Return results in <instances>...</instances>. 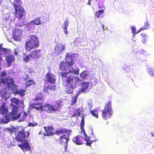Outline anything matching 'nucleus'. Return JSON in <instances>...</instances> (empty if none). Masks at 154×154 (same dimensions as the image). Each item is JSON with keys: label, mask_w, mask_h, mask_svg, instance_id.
I'll use <instances>...</instances> for the list:
<instances>
[{"label": "nucleus", "mask_w": 154, "mask_h": 154, "mask_svg": "<svg viewBox=\"0 0 154 154\" xmlns=\"http://www.w3.org/2000/svg\"><path fill=\"white\" fill-rule=\"evenodd\" d=\"M13 37L15 41H19L21 39L23 30L22 29L15 28L13 31Z\"/></svg>", "instance_id": "obj_10"}, {"label": "nucleus", "mask_w": 154, "mask_h": 154, "mask_svg": "<svg viewBox=\"0 0 154 154\" xmlns=\"http://www.w3.org/2000/svg\"><path fill=\"white\" fill-rule=\"evenodd\" d=\"M141 35L142 37H143V38L144 37H145L146 36V35L144 33L141 34Z\"/></svg>", "instance_id": "obj_48"}, {"label": "nucleus", "mask_w": 154, "mask_h": 154, "mask_svg": "<svg viewBox=\"0 0 154 154\" xmlns=\"http://www.w3.org/2000/svg\"><path fill=\"white\" fill-rule=\"evenodd\" d=\"M10 106L11 107V111L9 115L11 117L14 119H17L19 118L21 116L19 112L18 107L13 103H11Z\"/></svg>", "instance_id": "obj_8"}, {"label": "nucleus", "mask_w": 154, "mask_h": 154, "mask_svg": "<svg viewBox=\"0 0 154 154\" xmlns=\"http://www.w3.org/2000/svg\"><path fill=\"white\" fill-rule=\"evenodd\" d=\"M41 49H34L30 52V53L32 60H37L42 56Z\"/></svg>", "instance_id": "obj_9"}, {"label": "nucleus", "mask_w": 154, "mask_h": 154, "mask_svg": "<svg viewBox=\"0 0 154 154\" xmlns=\"http://www.w3.org/2000/svg\"><path fill=\"white\" fill-rule=\"evenodd\" d=\"M15 134V140L18 142H22L23 141H25L26 138H27L29 137L30 132L29 131L26 132V135L24 128L18 126L17 127Z\"/></svg>", "instance_id": "obj_5"}, {"label": "nucleus", "mask_w": 154, "mask_h": 154, "mask_svg": "<svg viewBox=\"0 0 154 154\" xmlns=\"http://www.w3.org/2000/svg\"><path fill=\"white\" fill-rule=\"evenodd\" d=\"M11 116L9 115L2 114L0 113V123H7L8 122L10 119Z\"/></svg>", "instance_id": "obj_18"}, {"label": "nucleus", "mask_w": 154, "mask_h": 154, "mask_svg": "<svg viewBox=\"0 0 154 154\" xmlns=\"http://www.w3.org/2000/svg\"><path fill=\"white\" fill-rule=\"evenodd\" d=\"M142 41L143 43H144L146 42V39L145 38H143L142 39Z\"/></svg>", "instance_id": "obj_50"}, {"label": "nucleus", "mask_w": 154, "mask_h": 154, "mask_svg": "<svg viewBox=\"0 0 154 154\" xmlns=\"http://www.w3.org/2000/svg\"><path fill=\"white\" fill-rule=\"evenodd\" d=\"M17 129V128H13L12 129L10 128H7V130L10 133H12L13 132H15V131H16Z\"/></svg>", "instance_id": "obj_43"}, {"label": "nucleus", "mask_w": 154, "mask_h": 154, "mask_svg": "<svg viewBox=\"0 0 154 154\" xmlns=\"http://www.w3.org/2000/svg\"><path fill=\"white\" fill-rule=\"evenodd\" d=\"M10 81L7 83V86L8 87L10 90H12L14 89L15 87V85L14 83V80L12 78H11L10 79Z\"/></svg>", "instance_id": "obj_24"}, {"label": "nucleus", "mask_w": 154, "mask_h": 154, "mask_svg": "<svg viewBox=\"0 0 154 154\" xmlns=\"http://www.w3.org/2000/svg\"><path fill=\"white\" fill-rule=\"evenodd\" d=\"M85 140L87 141L86 145L88 146H91V144L93 142V140L91 141L89 140V138H85Z\"/></svg>", "instance_id": "obj_41"}, {"label": "nucleus", "mask_w": 154, "mask_h": 154, "mask_svg": "<svg viewBox=\"0 0 154 154\" xmlns=\"http://www.w3.org/2000/svg\"><path fill=\"white\" fill-rule=\"evenodd\" d=\"M140 53L142 54V53H146L145 51H143V50H141L140 51Z\"/></svg>", "instance_id": "obj_53"}, {"label": "nucleus", "mask_w": 154, "mask_h": 154, "mask_svg": "<svg viewBox=\"0 0 154 154\" xmlns=\"http://www.w3.org/2000/svg\"><path fill=\"white\" fill-rule=\"evenodd\" d=\"M88 4L89 5H91V1H92V0H88Z\"/></svg>", "instance_id": "obj_52"}, {"label": "nucleus", "mask_w": 154, "mask_h": 154, "mask_svg": "<svg viewBox=\"0 0 154 154\" xmlns=\"http://www.w3.org/2000/svg\"><path fill=\"white\" fill-rule=\"evenodd\" d=\"M151 134L153 137H154V132L152 133Z\"/></svg>", "instance_id": "obj_55"}, {"label": "nucleus", "mask_w": 154, "mask_h": 154, "mask_svg": "<svg viewBox=\"0 0 154 154\" xmlns=\"http://www.w3.org/2000/svg\"><path fill=\"white\" fill-rule=\"evenodd\" d=\"M63 102L60 100L55 101L54 105L49 103H45L44 105V111L48 113H52L60 109L61 106H63Z\"/></svg>", "instance_id": "obj_4"}, {"label": "nucleus", "mask_w": 154, "mask_h": 154, "mask_svg": "<svg viewBox=\"0 0 154 154\" xmlns=\"http://www.w3.org/2000/svg\"><path fill=\"white\" fill-rule=\"evenodd\" d=\"M41 133V132H39V134H40Z\"/></svg>", "instance_id": "obj_56"}, {"label": "nucleus", "mask_w": 154, "mask_h": 154, "mask_svg": "<svg viewBox=\"0 0 154 154\" xmlns=\"http://www.w3.org/2000/svg\"><path fill=\"white\" fill-rule=\"evenodd\" d=\"M71 132L72 131L71 130L66 129L64 128L59 129V130H57L56 131V134L57 135H59L66 133L67 134H70Z\"/></svg>", "instance_id": "obj_21"}, {"label": "nucleus", "mask_w": 154, "mask_h": 154, "mask_svg": "<svg viewBox=\"0 0 154 154\" xmlns=\"http://www.w3.org/2000/svg\"><path fill=\"white\" fill-rule=\"evenodd\" d=\"M90 113L92 116L95 117L96 118H98V110L95 109L91 110H90Z\"/></svg>", "instance_id": "obj_35"}, {"label": "nucleus", "mask_w": 154, "mask_h": 154, "mask_svg": "<svg viewBox=\"0 0 154 154\" xmlns=\"http://www.w3.org/2000/svg\"><path fill=\"white\" fill-rule=\"evenodd\" d=\"M41 18L38 17L36 18L34 20L31 21L29 24H34L36 25H38L41 24L40 20Z\"/></svg>", "instance_id": "obj_26"}, {"label": "nucleus", "mask_w": 154, "mask_h": 154, "mask_svg": "<svg viewBox=\"0 0 154 154\" xmlns=\"http://www.w3.org/2000/svg\"><path fill=\"white\" fill-rule=\"evenodd\" d=\"M18 146L23 151H27L31 149L30 146L27 140L26 141H24V142H22L20 144H18Z\"/></svg>", "instance_id": "obj_15"}, {"label": "nucleus", "mask_w": 154, "mask_h": 154, "mask_svg": "<svg viewBox=\"0 0 154 154\" xmlns=\"http://www.w3.org/2000/svg\"><path fill=\"white\" fill-rule=\"evenodd\" d=\"M22 2L20 0H14L13 5L14 9V15L15 17L18 19L17 25L19 27H22L25 25L23 21L21 23L20 19L25 14V10L21 6Z\"/></svg>", "instance_id": "obj_2"}, {"label": "nucleus", "mask_w": 154, "mask_h": 154, "mask_svg": "<svg viewBox=\"0 0 154 154\" xmlns=\"http://www.w3.org/2000/svg\"><path fill=\"white\" fill-rule=\"evenodd\" d=\"M44 97L43 95L41 93L37 94L36 96L34 99V100L38 101L44 100Z\"/></svg>", "instance_id": "obj_33"}, {"label": "nucleus", "mask_w": 154, "mask_h": 154, "mask_svg": "<svg viewBox=\"0 0 154 154\" xmlns=\"http://www.w3.org/2000/svg\"><path fill=\"white\" fill-rule=\"evenodd\" d=\"M59 68L60 70L62 71H67V66L66 65V63L62 61L60 62L59 64Z\"/></svg>", "instance_id": "obj_28"}, {"label": "nucleus", "mask_w": 154, "mask_h": 154, "mask_svg": "<svg viewBox=\"0 0 154 154\" xmlns=\"http://www.w3.org/2000/svg\"><path fill=\"white\" fill-rule=\"evenodd\" d=\"M70 135V134H63L60 136L59 137L60 144L64 145L65 144L68 143V141L69 140V138Z\"/></svg>", "instance_id": "obj_16"}, {"label": "nucleus", "mask_w": 154, "mask_h": 154, "mask_svg": "<svg viewBox=\"0 0 154 154\" xmlns=\"http://www.w3.org/2000/svg\"><path fill=\"white\" fill-rule=\"evenodd\" d=\"M81 115V111L80 109H75V112L72 115V117H79Z\"/></svg>", "instance_id": "obj_37"}, {"label": "nucleus", "mask_w": 154, "mask_h": 154, "mask_svg": "<svg viewBox=\"0 0 154 154\" xmlns=\"http://www.w3.org/2000/svg\"><path fill=\"white\" fill-rule=\"evenodd\" d=\"M85 125V119L84 117H82L81 119V123L80 124V129H81V132H83L85 134V133L84 128V126Z\"/></svg>", "instance_id": "obj_34"}, {"label": "nucleus", "mask_w": 154, "mask_h": 154, "mask_svg": "<svg viewBox=\"0 0 154 154\" xmlns=\"http://www.w3.org/2000/svg\"><path fill=\"white\" fill-rule=\"evenodd\" d=\"M104 10H99L98 11H96L95 13V16L97 18L100 17L101 14L103 13L104 12Z\"/></svg>", "instance_id": "obj_39"}, {"label": "nucleus", "mask_w": 154, "mask_h": 154, "mask_svg": "<svg viewBox=\"0 0 154 154\" xmlns=\"http://www.w3.org/2000/svg\"><path fill=\"white\" fill-rule=\"evenodd\" d=\"M23 60L25 63H28L32 59L30 53L29 55H26L25 53H23Z\"/></svg>", "instance_id": "obj_27"}, {"label": "nucleus", "mask_w": 154, "mask_h": 154, "mask_svg": "<svg viewBox=\"0 0 154 154\" xmlns=\"http://www.w3.org/2000/svg\"><path fill=\"white\" fill-rule=\"evenodd\" d=\"M89 75L88 72L86 70L83 71L80 74V77L83 79H85Z\"/></svg>", "instance_id": "obj_30"}, {"label": "nucleus", "mask_w": 154, "mask_h": 154, "mask_svg": "<svg viewBox=\"0 0 154 154\" xmlns=\"http://www.w3.org/2000/svg\"><path fill=\"white\" fill-rule=\"evenodd\" d=\"M102 116L104 120H107L110 118L112 114V103L108 101L105 105L104 109L102 110Z\"/></svg>", "instance_id": "obj_6"}, {"label": "nucleus", "mask_w": 154, "mask_h": 154, "mask_svg": "<svg viewBox=\"0 0 154 154\" xmlns=\"http://www.w3.org/2000/svg\"><path fill=\"white\" fill-rule=\"evenodd\" d=\"M8 54L7 50V49L3 48L1 47L0 48V55H6Z\"/></svg>", "instance_id": "obj_38"}, {"label": "nucleus", "mask_w": 154, "mask_h": 154, "mask_svg": "<svg viewBox=\"0 0 154 154\" xmlns=\"http://www.w3.org/2000/svg\"><path fill=\"white\" fill-rule=\"evenodd\" d=\"M44 91L46 94H50L56 90V85H49L44 87Z\"/></svg>", "instance_id": "obj_14"}, {"label": "nucleus", "mask_w": 154, "mask_h": 154, "mask_svg": "<svg viewBox=\"0 0 154 154\" xmlns=\"http://www.w3.org/2000/svg\"><path fill=\"white\" fill-rule=\"evenodd\" d=\"M39 45L38 38L35 35H29L25 43L24 48L26 50L29 52L32 49L38 48Z\"/></svg>", "instance_id": "obj_3"}, {"label": "nucleus", "mask_w": 154, "mask_h": 154, "mask_svg": "<svg viewBox=\"0 0 154 154\" xmlns=\"http://www.w3.org/2000/svg\"><path fill=\"white\" fill-rule=\"evenodd\" d=\"M47 82L51 84H54L56 81V76L50 72H48L46 75Z\"/></svg>", "instance_id": "obj_11"}, {"label": "nucleus", "mask_w": 154, "mask_h": 154, "mask_svg": "<svg viewBox=\"0 0 154 154\" xmlns=\"http://www.w3.org/2000/svg\"><path fill=\"white\" fill-rule=\"evenodd\" d=\"M66 46L62 43H59L57 45L55 48L54 52L56 54L58 55L63 53L66 49Z\"/></svg>", "instance_id": "obj_12"}, {"label": "nucleus", "mask_w": 154, "mask_h": 154, "mask_svg": "<svg viewBox=\"0 0 154 154\" xmlns=\"http://www.w3.org/2000/svg\"><path fill=\"white\" fill-rule=\"evenodd\" d=\"M69 22L68 19H66L64 22L63 25L62 26V27L63 29L64 33L66 34H68L67 27L69 26Z\"/></svg>", "instance_id": "obj_25"}, {"label": "nucleus", "mask_w": 154, "mask_h": 154, "mask_svg": "<svg viewBox=\"0 0 154 154\" xmlns=\"http://www.w3.org/2000/svg\"><path fill=\"white\" fill-rule=\"evenodd\" d=\"M9 81L10 79L8 77L5 78H0V82L4 84H7Z\"/></svg>", "instance_id": "obj_36"}, {"label": "nucleus", "mask_w": 154, "mask_h": 154, "mask_svg": "<svg viewBox=\"0 0 154 154\" xmlns=\"http://www.w3.org/2000/svg\"><path fill=\"white\" fill-rule=\"evenodd\" d=\"M124 70L126 72H128L130 70V68L128 66H125L123 67Z\"/></svg>", "instance_id": "obj_46"}, {"label": "nucleus", "mask_w": 154, "mask_h": 154, "mask_svg": "<svg viewBox=\"0 0 154 154\" xmlns=\"http://www.w3.org/2000/svg\"><path fill=\"white\" fill-rule=\"evenodd\" d=\"M31 106L38 111L40 110L41 112L44 111V105L42 103H34L31 105Z\"/></svg>", "instance_id": "obj_13"}, {"label": "nucleus", "mask_w": 154, "mask_h": 154, "mask_svg": "<svg viewBox=\"0 0 154 154\" xmlns=\"http://www.w3.org/2000/svg\"><path fill=\"white\" fill-rule=\"evenodd\" d=\"M78 96V95L76 94L75 95L72 97L71 101V105H73L76 102Z\"/></svg>", "instance_id": "obj_40"}, {"label": "nucleus", "mask_w": 154, "mask_h": 154, "mask_svg": "<svg viewBox=\"0 0 154 154\" xmlns=\"http://www.w3.org/2000/svg\"><path fill=\"white\" fill-rule=\"evenodd\" d=\"M131 29H132V32L133 33L134 35L138 32H136V29L134 26L131 27Z\"/></svg>", "instance_id": "obj_45"}, {"label": "nucleus", "mask_w": 154, "mask_h": 154, "mask_svg": "<svg viewBox=\"0 0 154 154\" xmlns=\"http://www.w3.org/2000/svg\"><path fill=\"white\" fill-rule=\"evenodd\" d=\"M78 57V55L73 53L71 54L70 53L68 52L66 54L65 60L68 65L69 66L73 65L75 63V61Z\"/></svg>", "instance_id": "obj_7"}, {"label": "nucleus", "mask_w": 154, "mask_h": 154, "mask_svg": "<svg viewBox=\"0 0 154 154\" xmlns=\"http://www.w3.org/2000/svg\"><path fill=\"white\" fill-rule=\"evenodd\" d=\"M84 140L85 138L80 135L75 137L72 139V141L77 145L83 144Z\"/></svg>", "instance_id": "obj_17"}, {"label": "nucleus", "mask_w": 154, "mask_h": 154, "mask_svg": "<svg viewBox=\"0 0 154 154\" xmlns=\"http://www.w3.org/2000/svg\"><path fill=\"white\" fill-rule=\"evenodd\" d=\"M45 129L46 132V135L47 136H51L53 135V130L54 129L53 127L52 126H49L47 127H44Z\"/></svg>", "instance_id": "obj_23"}, {"label": "nucleus", "mask_w": 154, "mask_h": 154, "mask_svg": "<svg viewBox=\"0 0 154 154\" xmlns=\"http://www.w3.org/2000/svg\"><path fill=\"white\" fill-rule=\"evenodd\" d=\"M11 103L15 104L17 106H21L23 104V102L22 100H20L16 97H13L11 99Z\"/></svg>", "instance_id": "obj_20"}, {"label": "nucleus", "mask_w": 154, "mask_h": 154, "mask_svg": "<svg viewBox=\"0 0 154 154\" xmlns=\"http://www.w3.org/2000/svg\"><path fill=\"white\" fill-rule=\"evenodd\" d=\"M20 117L19 118H20V121H23L26 119L27 116H28V115L25 112H23L20 113Z\"/></svg>", "instance_id": "obj_32"}, {"label": "nucleus", "mask_w": 154, "mask_h": 154, "mask_svg": "<svg viewBox=\"0 0 154 154\" xmlns=\"http://www.w3.org/2000/svg\"><path fill=\"white\" fill-rule=\"evenodd\" d=\"M5 60L8 66H10L12 62H14L15 58L13 55H8L5 57Z\"/></svg>", "instance_id": "obj_19"}, {"label": "nucleus", "mask_w": 154, "mask_h": 154, "mask_svg": "<svg viewBox=\"0 0 154 154\" xmlns=\"http://www.w3.org/2000/svg\"><path fill=\"white\" fill-rule=\"evenodd\" d=\"M26 91V90L24 89H20L19 90H18L16 91H15L14 92V94L15 95L17 94H19L21 96H23L25 94V92Z\"/></svg>", "instance_id": "obj_31"}, {"label": "nucleus", "mask_w": 154, "mask_h": 154, "mask_svg": "<svg viewBox=\"0 0 154 154\" xmlns=\"http://www.w3.org/2000/svg\"><path fill=\"white\" fill-rule=\"evenodd\" d=\"M14 54L15 56H18V54L17 51H15L14 52Z\"/></svg>", "instance_id": "obj_51"}, {"label": "nucleus", "mask_w": 154, "mask_h": 154, "mask_svg": "<svg viewBox=\"0 0 154 154\" xmlns=\"http://www.w3.org/2000/svg\"><path fill=\"white\" fill-rule=\"evenodd\" d=\"M36 84L35 81L33 79H29L25 82L26 88L30 87L31 86L34 85Z\"/></svg>", "instance_id": "obj_29"}, {"label": "nucleus", "mask_w": 154, "mask_h": 154, "mask_svg": "<svg viewBox=\"0 0 154 154\" xmlns=\"http://www.w3.org/2000/svg\"><path fill=\"white\" fill-rule=\"evenodd\" d=\"M87 86H86L85 87L82 88V91H85L87 89Z\"/></svg>", "instance_id": "obj_47"}, {"label": "nucleus", "mask_w": 154, "mask_h": 154, "mask_svg": "<svg viewBox=\"0 0 154 154\" xmlns=\"http://www.w3.org/2000/svg\"><path fill=\"white\" fill-rule=\"evenodd\" d=\"M64 145H65V151H66V150L67 148V146L68 145V143L65 144Z\"/></svg>", "instance_id": "obj_49"}, {"label": "nucleus", "mask_w": 154, "mask_h": 154, "mask_svg": "<svg viewBox=\"0 0 154 154\" xmlns=\"http://www.w3.org/2000/svg\"><path fill=\"white\" fill-rule=\"evenodd\" d=\"M70 73L79 75V70H76L72 68V70H69L68 72L60 73L62 78L65 77V79L63 80V84L65 88V92L67 94H72L77 84L79 85V83H80L82 82V80L78 76L72 75H68Z\"/></svg>", "instance_id": "obj_1"}, {"label": "nucleus", "mask_w": 154, "mask_h": 154, "mask_svg": "<svg viewBox=\"0 0 154 154\" xmlns=\"http://www.w3.org/2000/svg\"><path fill=\"white\" fill-rule=\"evenodd\" d=\"M29 125L30 126H34V125L33 124H32V123H29Z\"/></svg>", "instance_id": "obj_54"}, {"label": "nucleus", "mask_w": 154, "mask_h": 154, "mask_svg": "<svg viewBox=\"0 0 154 154\" xmlns=\"http://www.w3.org/2000/svg\"><path fill=\"white\" fill-rule=\"evenodd\" d=\"M7 75L5 71H4L2 72L0 74V78H3L4 77H6Z\"/></svg>", "instance_id": "obj_44"}, {"label": "nucleus", "mask_w": 154, "mask_h": 154, "mask_svg": "<svg viewBox=\"0 0 154 154\" xmlns=\"http://www.w3.org/2000/svg\"><path fill=\"white\" fill-rule=\"evenodd\" d=\"M8 107L5 103H3L0 106V111L2 114H6L8 112Z\"/></svg>", "instance_id": "obj_22"}, {"label": "nucleus", "mask_w": 154, "mask_h": 154, "mask_svg": "<svg viewBox=\"0 0 154 154\" xmlns=\"http://www.w3.org/2000/svg\"><path fill=\"white\" fill-rule=\"evenodd\" d=\"M149 27V25L147 24H146L144 26H143V27L140 28L139 31H138V32H140L142 30H146Z\"/></svg>", "instance_id": "obj_42"}]
</instances>
